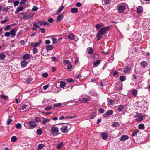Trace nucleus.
Segmentation results:
<instances>
[{
  "mask_svg": "<svg viewBox=\"0 0 150 150\" xmlns=\"http://www.w3.org/2000/svg\"><path fill=\"white\" fill-rule=\"evenodd\" d=\"M48 76V74L47 73L45 72L43 73L42 74V76L44 78H46Z\"/></svg>",
  "mask_w": 150,
  "mask_h": 150,
  "instance_id": "864d4df0",
  "label": "nucleus"
},
{
  "mask_svg": "<svg viewBox=\"0 0 150 150\" xmlns=\"http://www.w3.org/2000/svg\"><path fill=\"white\" fill-rule=\"evenodd\" d=\"M89 100V99L88 98L83 97L81 100V101L83 103L86 102Z\"/></svg>",
  "mask_w": 150,
  "mask_h": 150,
  "instance_id": "f704fd0d",
  "label": "nucleus"
},
{
  "mask_svg": "<svg viewBox=\"0 0 150 150\" xmlns=\"http://www.w3.org/2000/svg\"><path fill=\"white\" fill-rule=\"evenodd\" d=\"M139 131L138 130H135L132 134V136H136L137 134L138 133Z\"/></svg>",
  "mask_w": 150,
  "mask_h": 150,
  "instance_id": "8fccbe9b",
  "label": "nucleus"
},
{
  "mask_svg": "<svg viewBox=\"0 0 150 150\" xmlns=\"http://www.w3.org/2000/svg\"><path fill=\"white\" fill-rule=\"evenodd\" d=\"M88 49L89 50L88 51V53L90 54H92L93 52V51L92 48L91 47H89V48H88Z\"/></svg>",
  "mask_w": 150,
  "mask_h": 150,
  "instance_id": "2f4dec72",
  "label": "nucleus"
},
{
  "mask_svg": "<svg viewBox=\"0 0 150 150\" xmlns=\"http://www.w3.org/2000/svg\"><path fill=\"white\" fill-rule=\"evenodd\" d=\"M58 128L55 126L52 127L50 129V133L53 136H55L59 134Z\"/></svg>",
  "mask_w": 150,
  "mask_h": 150,
  "instance_id": "f257e3e1",
  "label": "nucleus"
},
{
  "mask_svg": "<svg viewBox=\"0 0 150 150\" xmlns=\"http://www.w3.org/2000/svg\"><path fill=\"white\" fill-rule=\"evenodd\" d=\"M37 133L39 135H41L42 133V130L41 129H38L37 130Z\"/></svg>",
  "mask_w": 150,
  "mask_h": 150,
  "instance_id": "ea45409f",
  "label": "nucleus"
},
{
  "mask_svg": "<svg viewBox=\"0 0 150 150\" xmlns=\"http://www.w3.org/2000/svg\"><path fill=\"white\" fill-rule=\"evenodd\" d=\"M129 138V137L127 135H123L121 137L120 140L124 141L128 139Z\"/></svg>",
  "mask_w": 150,
  "mask_h": 150,
  "instance_id": "dca6fc26",
  "label": "nucleus"
},
{
  "mask_svg": "<svg viewBox=\"0 0 150 150\" xmlns=\"http://www.w3.org/2000/svg\"><path fill=\"white\" fill-rule=\"evenodd\" d=\"M35 121L37 122H40L41 121V118L38 117H37L35 118Z\"/></svg>",
  "mask_w": 150,
  "mask_h": 150,
  "instance_id": "c03bdc74",
  "label": "nucleus"
},
{
  "mask_svg": "<svg viewBox=\"0 0 150 150\" xmlns=\"http://www.w3.org/2000/svg\"><path fill=\"white\" fill-rule=\"evenodd\" d=\"M30 57V54H24L23 57V58L25 60L28 59Z\"/></svg>",
  "mask_w": 150,
  "mask_h": 150,
  "instance_id": "a211bd4d",
  "label": "nucleus"
},
{
  "mask_svg": "<svg viewBox=\"0 0 150 150\" xmlns=\"http://www.w3.org/2000/svg\"><path fill=\"white\" fill-rule=\"evenodd\" d=\"M71 12L74 13H76L78 12V8L76 7L72 8L70 10Z\"/></svg>",
  "mask_w": 150,
  "mask_h": 150,
  "instance_id": "ddd939ff",
  "label": "nucleus"
},
{
  "mask_svg": "<svg viewBox=\"0 0 150 150\" xmlns=\"http://www.w3.org/2000/svg\"><path fill=\"white\" fill-rule=\"evenodd\" d=\"M29 125L31 129H33L36 126V124L33 121H31L29 122Z\"/></svg>",
  "mask_w": 150,
  "mask_h": 150,
  "instance_id": "1a4fd4ad",
  "label": "nucleus"
},
{
  "mask_svg": "<svg viewBox=\"0 0 150 150\" xmlns=\"http://www.w3.org/2000/svg\"><path fill=\"white\" fill-rule=\"evenodd\" d=\"M23 9L24 8L22 6L18 8L17 7L16 11L15 12V13L16 14L18 13L20 11H22Z\"/></svg>",
  "mask_w": 150,
  "mask_h": 150,
  "instance_id": "412c9836",
  "label": "nucleus"
},
{
  "mask_svg": "<svg viewBox=\"0 0 150 150\" xmlns=\"http://www.w3.org/2000/svg\"><path fill=\"white\" fill-rule=\"evenodd\" d=\"M61 104L60 103H55L54 104V108L58 107L61 106Z\"/></svg>",
  "mask_w": 150,
  "mask_h": 150,
  "instance_id": "3c124183",
  "label": "nucleus"
},
{
  "mask_svg": "<svg viewBox=\"0 0 150 150\" xmlns=\"http://www.w3.org/2000/svg\"><path fill=\"white\" fill-rule=\"evenodd\" d=\"M125 105H119L117 108V110L119 112H122L125 109Z\"/></svg>",
  "mask_w": 150,
  "mask_h": 150,
  "instance_id": "6e6552de",
  "label": "nucleus"
},
{
  "mask_svg": "<svg viewBox=\"0 0 150 150\" xmlns=\"http://www.w3.org/2000/svg\"><path fill=\"white\" fill-rule=\"evenodd\" d=\"M109 29L110 28L108 26L101 28L97 33L96 37H99L103 35L104 33H106L107 31L109 30Z\"/></svg>",
  "mask_w": 150,
  "mask_h": 150,
  "instance_id": "f03ea898",
  "label": "nucleus"
},
{
  "mask_svg": "<svg viewBox=\"0 0 150 150\" xmlns=\"http://www.w3.org/2000/svg\"><path fill=\"white\" fill-rule=\"evenodd\" d=\"M100 62L101 61L99 60L94 62L93 63V66L96 67L98 66L100 64Z\"/></svg>",
  "mask_w": 150,
  "mask_h": 150,
  "instance_id": "393cba45",
  "label": "nucleus"
},
{
  "mask_svg": "<svg viewBox=\"0 0 150 150\" xmlns=\"http://www.w3.org/2000/svg\"><path fill=\"white\" fill-rule=\"evenodd\" d=\"M38 23L41 25H45L49 26L50 24L47 22L42 20H40L38 21Z\"/></svg>",
  "mask_w": 150,
  "mask_h": 150,
  "instance_id": "423d86ee",
  "label": "nucleus"
},
{
  "mask_svg": "<svg viewBox=\"0 0 150 150\" xmlns=\"http://www.w3.org/2000/svg\"><path fill=\"white\" fill-rule=\"evenodd\" d=\"M33 26L36 28H38L39 29L40 27L35 22L33 23Z\"/></svg>",
  "mask_w": 150,
  "mask_h": 150,
  "instance_id": "bf43d9fd",
  "label": "nucleus"
},
{
  "mask_svg": "<svg viewBox=\"0 0 150 150\" xmlns=\"http://www.w3.org/2000/svg\"><path fill=\"white\" fill-rule=\"evenodd\" d=\"M17 137L15 136H13L11 139V141L12 142H15L17 141Z\"/></svg>",
  "mask_w": 150,
  "mask_h": 150,
  "instance_id": "7c9ffc66",
  "label": "nucleus"
},
{
  "mask_svg": "<svg viewBox=\"0 0 150 150\" xmlns=\"http://www.w3.org/2000/svg\"><path fill=\"white\" fill-rule=\"evenodd\" d=\"M24 13L19 15L18 16V18L20 19H24Z\"/></svg>",
  "mask_w": 150,
  "mask_h": 150,
  "instance_id": "79ce46f5",
  "label": "nucleus"
},
{
  "mask_svg": "<svg viewBox=\"0 0 150 150\" xmlns=\"http://www.w3.org/2000/svg\"><path fill=\"white\" fill-rule=\"evenodd\" d=\"M12 122V120L10 119H8L7 121V124L8 125L10 124Z\"/></svg>",
  "mask_w": 150,
  "mask_h": 150,
  "instance_id": "6e6d98bb",
  "label": "nucleus"
},
{
  "mask_svg": "<svg viewBox=\"0 0 150 150\" xmlns=\"http://www.w3.org/2000/svg\"><path fill=\"white\" fill-rule=\"evenodd\" d=\"M66 81L68 83L74 82V80L72 78L67 79L66 80Z\"/></svg>",
  "mask_w": 150,
  "mask_h": 150,
  "instance_id": "49530a36",
  "label": "nucleus"
},
{
  "mask_svg": "<svg viewBox=\"0 0 150 150\" xmlns=\"http://www.w3.org/2000/svg\"><path fill=\"white\" fill-rule=\"evenodd\" d=\"M132 92L133 95L135 96L137 95L138 91L136 89H134L132 90Z\"/></svg>",
  "mask_w": 150,
  "mask_h": 150,
  "instance_id": "c85d7f7f",
  "label": "nucleus"
},
{
  "mask_svg": "<svg viewBox=\"0 0 150 150\" xmlns=\"http://www.w3.org/2000/svg\"><path fill=\"white\" fill-rule=\"evenodd\" d=\"M70 61L68 60H63V63L64 64H69Z\"/></svg>",
  "mask_w": 150,
  "mask_h": 150,
  "instance_id": "603ef678",
  "label": "nucleus"
},
{
  "mask_svg": "<svg viewBox=\"0 0 150 150\" xmlns=\"http://www.w3.org/2000/svg\"><path fill=\"white\" fill-rule=\"evenodd\" d=\"M45 146V145L43 144H40L38 145V150H40L43 148Z\"/></svg>",
  "mask_w": 150,
  "mask_h": 150,
  "instance_id": "e433bc0d",
  "label": "nucleus"
},
{
  "mask_svg": "<svg viewBox=\"0 0 150 150\" xmlns=\"http://www.w3.org/2000/svg\"><path fill=\"white\" fill-rule=\"evenodd\" d=\"M131 70V68L129 66H127L125 67L124 70L125 73H128Z\"/></svg>",
  "mask_w": 150,
  "mask_h": 150,
  "instance_id": "f3484780",
  "label": "nucleus"
},
{
  "mask_svg": "<svg viewBox=\"0 0 150 150\" xmlns=\"http://www.w3.org/2000/svg\"><path fill=\"white\" fill-rule=\"evenodd\" d=\"M19 3V2L18 1H14L13 3L14 6H17L18 5Z\"/></svg>",
  "mask_w": 150,
  "mask_h": 150,
  "instance_id": "5fc2aeb1",
  "label": "nucleus"
},
{
  "mask_svg": "<svg viewBox=\"0 0 150 150\" xmlns=\"http://www.w3.org/2000/svg\"><path fill=\"white\" fill-rule=\"evenodd\" d=\"M120 80L122 81H124L126 79L125 76H121L119 78Z\"/></svg>",
  "mask_w": 150,
  "mask_h": 150,
  "instance_id": "a19ab883",
  "label": "nucleus"
},
{
  "mask_svg": "<svg viewBox=\"0 0 150 150\" xmlns=\"http://www.w3.org/2000/svg\"><path fill=\"white\" fill-rule=\"evenodd\" d=\"M41 40H39L36 43H33L32 42L31 43L30 45L33 47H37L38 45H40L41 43Z\"/></svg>",
  "mask_w": 150,
  "mask_h": 150,
  "instance_id": "9d476101",
  "label": "nucleus"
},
{
  "mask_svg": "<svg viewBox=\"0 0 150 150\" xmlns=\"http://www.w3.org/2000/svg\"><path fill=\"white\" fill-rule=\"evenodd\" d=\"M6 57V55L5 54L3 53L0 54V59L1 60H3Z\"/></svg>",
  "mask_w": 150,
  "mask_h": 150,
  "instance_id": "72a5a7b5",
  "label": "nucleus"
},
{
  "mask_svg": "<svg viewBox=\"0 0 150 150\" xmlns=\"http://www.w3.org/2000/svg\"><path fill=\"white\" fill-rule=\"evenodd\" d=\"M10 34L11 35V37H14L16 35V32L15 29L12 30L10 31Z\"/></svg>",
  "mask_w": 150,
  "mask_h": 150,
  "instance_id": "aec40b11",
  "label": "nucleus"
},
{
  "mask_svg": "<svg viewBox=\"0 0 150 150\" xmlns=\"http://www.w3.org/2000/svg\"><path fill=\"white\" fill-rule=\"evenodd\" d=\"M10 33L9 32H6L4 34V35L6 37H9L10 36Z\"/></svg>",
  "mask_w": 150,
  "mask_h": 150,
  "instance_id": "13d9d810",
  "label": "nucleus"
},
{
  "mask_svg": "<svg viewBox=\"0 0 150 150\" xmlns=\"http://www.w3.org/2000/svg\"><path fill=\"white\" fill-rule=\"evenodd\" d=\"M125 8L126 7L125 6H123L122 5L118 6L117 8L118 12L120 13H123L124 12Z\"/></svg>",
  "mask_w": 150,
  "mask_h": 150,
  "instance_id": "20e7f679",
  "label": "nucleus"
},
{
  "mask_svg": "<svg viewBox=\"0 0 150 150\" xmlns=\"http://www.w3.org/2000/svg\"><path fill=\"white\" fill-rule=\"evenodd\" d=\"M82 5V4L81 2H78L76 4V6L78 7H80Z\"/></svg>",
  "mask_w": 150,
  "mask_h": 150,
  "instance_id": "680f3d73",
  "label": "nucleus"
},
{
  "mask_svg": "<svg viewBox=\"0 0 150 150\" xmlns=\"http://www.w3.org/2000/svg\"><path fill=\"white\" fill-rule=\"evenodd\" d=\"M33 79L32 78H27L25 80V82L27 83H30L33 82Z\"/></svg>",
  "mask_w": 150,
  "mask_h": 150,
  "instance_id": "bb28decb",
  "label": "nucleus"
},
{
  "mask_svg": "<svg viewBox=\"0 0 150 150\" xmlns=\"http://www.w3.org/2000/svg\"><path fill=\"white\" fill-rule=\"evenodd\" d=\"M38 7H36L35 6H34L32 8V10L33 11H36L38 10Z\"/></svg>",
  "mask_w": 150,
  "mask_h": 150,
  "instance_id": "de8ad7c7",
  "label": "nucleus"
},
{
  "mask_svg": "<svg viewBox=\"0 0 150 150\" xmlns=\"http://www.w3.org/2000/svg\"><path fill=\"white\" fill-rule=\"evenodd\" d=\"M9 8H8V7H6L4 8L3 11L7 12Z\"/></svg>",
  "mask_w": 150,
  "mask_h": 150,
  "instance_id": "774afa93",
  "label": "nucleus"
},
{
  "mask_svg": "<svg viewBox=\"0 0 150 150\" xmlns=\"http://www.w3.org/2000/svg\"><path fill=\"white\" fill-rule=\"evenodd\" d=\"M54 20L52 18H50L48 20V21L50 23H52L53 22Z\"/></svg>",
  "mask_w": 150,
  "mask_h": 150,
  "instance_id": "052dcab7",
  "label": "nucleus"
},
{
  "mask_svg": "<svg viewBox=\"0 0 150 150\" xmlns=\"http://www.w3.org/2000/svg\"><path fill=\"white\" fill-rule=\"evenodd\" d=\"M72 67V65L70 64H69V66L67 67V69L68 70H70L71 68Z\"/></svg>",
  "mask_w": 150,
  "mask_h": 150,
  "instance_id": "e2e57ef3",
  "label": "nucleus"
},
{
  "mask_svg": "<svg viewBox=\"0 0 150 150\" xmlns=\"http://www.w3.org/2000/svg\"><path fill=\"white\" fill-rule=\"evenodd\" d=\"M143 11V8L141 6H139L137 9V12L138 14L141 13Z\"/></svg>",
  "mask_w": 150,
  "mask_h": 150,
  "instance_id": "f8f14e48",
  "label": "nucleus"
},
{
  "mask_svg": "<svg viewBox=\"0 0 150 150\" xmlns=\"http://www.w3.org/2000/svg\"><path fill=\"white\" fill-rule=\"evenodd\" d=\"M34 14V13L31 12L28 13L27 12L24 13V19L26 20L32 18Z\"/></svg>",
  "mask_w": 150,
  "mask_h": 150,
  "instance_id": "7ed1b4c3",
  "label": "nucleus"
},
{
  "mask_svg": "<svg viewBox=\"0 0 150 150\" xmlns=\"http://www.w3.org/2000/svg\"><path fill=\"white\" fill-rule=\"evenodd\" d=\"M49 85H47L45 86H44L43 87V89L44 90H46L47 88H48L49 87Z\"/></svg>",
  "mask_w": 150,
  "mask_h": 150,
  "instance_id": "338daca9",
  "label": "nucleus"
},
{
  "mask_svg": "<svg viewBox=\"0 0 150 150\" xmlns=\"http://www.w3.org/2000/svg\"><path fill=\"white\" fill-rule=\"evenodd\" d=\"M27 106V105L24 104L23 106H22L21 107V109L22 110H23L24 109H26V107Z\"/></svg>",
  "mask_w": 150,
  "mask_h": 150,
  "instance_id": "0e129e2a",
  "label": "nucleus"
},
{
  "mask_svg": "<svg viewBox=\"0 0 150 150\" xmlns=\"http://www.w3.org/2000/svg\"><path fill=\"white\" fill-rule=\"evenodd\" d=\"M51 39L53 41V44H56L57 43V39L54 37H52Z\"/></svg>",
  "mask_w": 150,
  "mask_h": 150,
  "instance_id": "c9c22d12",
  "label": "nucleus"
},
{
  "mask_svg": "<svg viewBox=\"0 0 150 150\" xmlns=\"http://www.w3.org/2000/svg\"><path fill=\"white\" fill-rule=\"evenodd\" d=\"M60 130L63 133H65L67 132L68 130L67 124H64L63 125H62V127L60 128Z\"/></svg>",
  "mask_w": 150,
  "mask_h": 150,
  "instance_id": "39448f33",
  "label": "nucleus"
},
{
  "mask_svg": "<svg viewBox=\"0 0 150 150\" xmlns=\"http://www.w3.org/2000/svg\"><path fill=\"white\" fill-rule=\"evenodd\" d=\"M75 37V35L73 33H70L68 36V38L71 40H73Z\"/></svg>",
  "mask_w": 150,
  "mask_h": 150,
  "instance_id": "9b49d317",
  "label": "nucleus"
},
{
  "mask_svg": "<svg viewBox=\"0 0 150 150\" xmlns=\"http://www.w3.org/2000/svg\"><path fill=\"white\" fill-rule=\"evenodd\" d=\"M120 125V124L117 122H114L112 125L113 127H116L117 126H119Z\"/></svg>",
  "mask_w": 150,
  "mask_h": 150,
  "instance_id": "58836bf2",
  "label": "nucleus"
},
{
  "mask_svg": "<svg viewBox=\"0 0 150 150\" xmlns=\"http://www.w3.org/2000/svg\"><path fill=\"white\" fill-rule=\"evenodd\" d=\"M63 145V142H61L57 146V148L59 149L61 148Z\"/></svg>",
  "mask_w": 150,
  "mask_h": 150,
  "instance_id": "4c0bfd02",
  "label": "nucleus"
},
{
  "mask_svg": "<svg viewBox=\"0 0 150 150\" xmlns=\"http://www.w3.org/2000/svg\"><path fill=\"white\" fill-rule=\"evenodd\" d=\"M53 46L50 45L47 46L46 47V49L48 51L51 50L53 49Z\"/></svg>",
  "mask_w": 150,
  "mask_h": 150,
  "instance_id": "cd10ccee",
  "label": "nucleus"
},
{
  "mask_svg": "<svg viewBox=\"0 0 150 150\" xmlns=\"http://www.w3.org/2000/svg\"><path fill=\"white\" fill-rule=\"evenodd\" d=\"M26 1L27 0H22L20 2V4L21 5L25 4Z\"/></svg>",
  "mask_w": 150,
  "mask_h": 150,
  "instance_id": "4d7b16f0",
  "label": "nucleus"
},
{
  "mask_svg": "<svg viewBox=\"0 0 150 150\" xmlns=\"http://www.w3.org/2000/svg\"><path fill=\"white\" fill-rule=\"evenodd\" d=\"M60 83V86L61 88H64L65 87L66 83L65 82L62 81L59 82Z\"/></svg>",
  "mask_w": 150,
  "mask_h": 150,
  "instance_id": "5701e85b",
  "label": "nucleus"
},
{
  "mask_svg": "<svg viewBox=\"0 0 150 150\" xmlns=\"http://www.w3.org/2000/svg\"><path fill=\"white\" fill-rule=\"evenodd\" d=\"M143 117H144L143 116H141L140 117L137 118L136 119V120L137 122L141 121L143 120Z\"/></svg>",
  "mask_w": 150,
  "mask_h": 150,
  "instance_id": "a18cd8bd",
  "label": "nucleus"
},
{
  "mask_svg": "<svg viewBox=\"0 0 150 150\" xmlns=\"http://www.w3.org/2000/svg\"><path fill=\"white\" fill-rule=\"evenodd\" d=\"M52 108V107H51L48 106L47 107L45 108V110L46 111L49 110H51Z\"/></svg>",
  "mask_w": 150,
  "mask_h": 150,
  "instance_id": "69168bd1",
  "label": "nucleus"
},
{
  "mask_svg": "<svg viewBox=\"0 0 150 150\" xmlns=\"http://www.w3.org/2000/svg\"><path fill=\"white\" fill-rule=\"evenodd\" d=\"M113 113V111L112 110H110L108 111L107 112L104 113L103 116L105 117H106L108 116L112 115Z\"/></svg>",
  "mask_w": 150,
  "mask_h": 150,
  "instance_id": "0eeeda50",
  "label": "nucleus"
},
{
  "mask_svg": "<svg viewBox=\"0 0 150 150\" xmlns=\"http://www.w3.org/2000/svg\"><path fill=\"white\" fill-rule=\"evenodd\" d=\"M140 65L142 68H145L147 65V62L145 61H142L140 63Z\"/></svg>",
  "mask_w": 150,
  "mask_h": 150,
  "instance_id": "2eb2a0df",
  "label": "nucleus"
},
{
  "mask_svg": "<svg viewBox=\"0 0 150 150\" xmlns=\"http://www.w3.org/2000/svg\"><path fill=\"white\" fill-rule=\"evenodd\" d=\"M50 120V119H48L47 118H44V120L41 123L43 124H45L47 123Z\"/></svg>",
  "mask_w": 150,
  "mask_h": 150,
  "instance_id": "b1692460",
  "label": "nucleus"
},
{
  "mask_svg": "<svg viewBox=\"0 0 150 150\" xmlns=\"http://www.w3.org/2000/svg\"><path fill=\"white\" fill-rule=\"evenodd\" d=\"M22 127V125L20 123H17L15 125L16 127L18 129H20Z\"/></svg>",
  "mask_w": 150,
  "mask_h": 150,
  "instance_id": "37998d69",
  "label": "nucleus"
},
{
  "mask_svg": "<svg viewBox=\"0 0 150 150\" xmlns=\"http://www.w3.org/2000/svg\"><path fill=\"white\" fill-rule=\"evenodd\" d=\"M0 97L2 98L4 100H5L7 98H8V97L7 96L4 95H0Z\"/></svg>",
  "mask_w": 150,
  "mask_h": 150,
  "instance_id": "09e8293b",
  "label": "nucleus"
},
{
  "mask_svg": "<svg viewBox=\"0 0 150 150\" xmlns=\"http://www.w3.org/2000/svg\"><path fill=\"white\" fill-rule=\"evenodd\" d=\"M63 18V16L62 14L59 15L57 19V22H60Z\"/></svg>",
  "mask_w": 150,
  "mask_h": 150,
  "instance_id": "4468645a",
  "label": "nucleus"
},
{
  "mask_svg": "<svg viewBox=\"0 0 150 150\" xmlns=\"http://www.w3.org/2000/svg\"><path fill=\"white\" fill-rule=\"evenodd\" d=\"M115 103L114 100L110 99L108 101V104L109 105H113Z\"/></svg>",
  "mask_w": 150,
  "mask_h": 150,
  "instance_id": "c756f323",
  "label": "nucleus"
},
{
  "mask_svg": "<svg viewBox=\"0 0 150 150\" xmlns=\"http://www.w3.org/2000/svg\"><path fill=\"white\" fill-rule=\"evenodd\" d=\"M64 8V6H63V5L61 6L58 8V11H57V12L56 13V15H58L60 13V12H61L62 10Z\"/></svg>",
  "mask_w": 150,
  "mask_h": 150,
  "instance_id": "6ab92c4d",
  "label": "nucleus"
},
{
  "mask_svg": "<svg viewBox=\"0 0 150 150\" xmlns=\"http://www.w3.org/2000/svg\"><path fill=\"white\" fill-rule=\"evenodd\" d=\"M27 62L24 60L21 62V64L22 67H25L27 65Z\"/></svg>",
  "mask_w": 150,
  "mask_h": 150,
  "instance_id": "a878e982",
  "label": "nucleus"
},
{
  "mask_svg": "<svg viewBox=\"0 0 150 150\" xmlns=\"http://www.w3.org/2000/svg\"><path fill=\"white\" fill-rule=\"evenodd\" d=\"M138 128L140 129H143L144 128V126L143 124H140L138 125Z\"/></svg>",
  "mask_w": 150,
  "mask_h": 150,
  "instance_id": "473e14b6",
  "label": "nucleus"
},
{
  "mask_svg": "<svg viewBox=\"0 0 150 150\" xmlns=\"http://www.w3.org/2000/svg\"><path fill=\"white\" fill-rule=\"evenodd\" d=\"M102 139L104 140H106L108 138V134L105 133H103L101 134Z\"/></svg>",
  "mask_w": 150,
  "mask_h": 150,
  "instance_id": "4be33fe9",
  "label": "nucleus"
}]
</instances>
